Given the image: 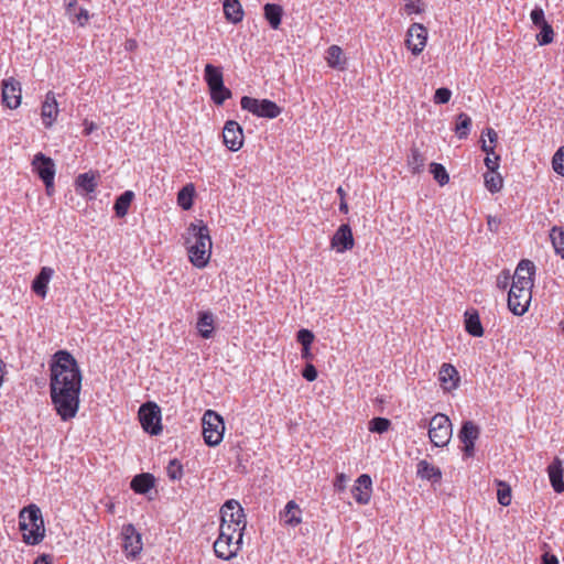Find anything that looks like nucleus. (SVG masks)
<instances>
[{
	"mask_svg": "<svg viewBox=\"0 0 564 564\" xmlns=\"http://www.w3.org/2000/svg\"><path fill=\"white\" fill-rule=\"evenodd\" d=\"M224 14L225 18L234 24L241 22L243 19V10L239 0H224Z\"/></svg>",
	"mask_w": 564,
	"mask_h": 564,
	"instance_id": "nucleus-29",
	"label": "nucleus"
},
{
	"mask_svg": "<svg viewBox=\"0 0 564 564\" xmlns=\"http://www.w3.org/2000/svg\"><path fill=\"white\" fill-rule=\"evenodd\" d=\"M47 284L45 282L40 281V278H37V296L44 299L47 293Z\"/></svg>",
	"mask_w": 564,
	"mask_h": 564,
	"instance_id": "nucleus-57",
	"label": "nucleus"
},
{
	"mask_svg": "<svg viewBox=\"0 0 564 564\" xmlns=\"http://www.w3.org/2000/svg\"><path fill=\"white\" fill-rule=\"evenodd\" d=\"M480 430L479 427L471 421H466L463 423L458 438L464 444V455L467 457L474 456L475 453V442L479 437Z\"/></svg>",
	"mask_w": 564,
	"mask_h": 564,
	"instance_id": "nucleus-13",
	"label": "nucleus"
},
{
	"mask_svg": "<svg viewBox=\"0 0 564 564\" xmlns=\"http://www.w3.org/2000/svg\"><path fill=\"white\" fill-rule=\"evenodd\" d=\"M510 281V274L508 271H503L501 274L497 278V286L499 289H507Z\"/></svg>",
	"mask_w": 564,
	"mask_h": 564,
	"instance_id": "nucleus-54",
	"label": "nucleus"
},
{
	"mask_svg": "<svg viewBox=\"0 0 564 564\" xmlns=\"http://www.w3.org/2000/svg\"><path fill=\"white\" fill-rule=\"evenodd\" d=\"M122 549L128 558H137L142 551L141 534L135 530L134 525L129 523L122 527Z\"/></svg>",
	"mask_w": 564,
	"mask_h": 564,
	"instance_id": "nucleus-11",
	"label": "nucleus"
},
{
	"mask_svg": "<svg viewBox=\"0 0 564 564\" xmlns=\"http://www.w3.org/2000/svg\"><path fill=\"white\" fill-rule=\"evenodd\" d=\"M301 357L305 360H311L313 358L311 346H302Z\"/></svg>",
	"mask_w": 564,
	"mask_h": 564,
	"instance_id": "nucleus-59",
	"label": "nucleus"
},
{
	"mask_svg": "<svg viewBox=\"0 0 564 564\" xmlns=\"http://www.w3.org/2000/svg\"><path fill=\"white\" fill-rule=\"evenodd\" d=\"M535 274V265L531 260L523 259L521 260L514 274L512 276V284L517 286H523L527 289L533 288V275Z\"/></svg>",
	"mask_w": 564,
	"mask_h": 564,
	"instance_id": "nucleus-15",
	"label": "nucleus"
},
{
	"mask_svg": "<svg viewBox=\"0 0 564 564\" xmlns=\"http://www.w3.org/2000/svg\"><path fill=\"white\" fill-rule=\"evenodd\" d=\"M302 376L310 382L314 381L317 378V370L312 364H306L302 371Z\"/></svg>",
	"mask_w": 564,
	"mask_h": 564,
	"instance_id": "nucleus-52",
	"label": "nucleus"
},
{
	"mask_svg": "<svg viewBox=\"0 0 564 564\" xmlns=\"http://www.w3.org/2000/svg\"><path fill=\"white\" fill-rule=\"evenodd\" d=\"M50 397L54 411L63 422L73 420L79 410L83 375L75 357L57 350L50 360Z\"/></svg>",
	"mask_w": 564,
	"mask_h": 564,
	"instance_id": "nucleus-1",
	"label": "nucleus"
},
{
	"mask_svg": "<svg viewBox=\"0 0 564 564\" xmlns=\"http://www.w3.org/2000/svg\"><path fill=\"white\" fill-rule=\"evenodd\" d=\"M452 423L447 415L437 413L431 419L429 424V437L434 446H446L452 437Z\"/></svg>",
	"mask_w": 564,
	"mask_h": 564,
	"instance_id": "nucleus-4",
	"label": "nucleus"
},
{
	"mask_svg": "<svg viewBox=\"0 0 564 564\" xmlns=\"http://www.w3.org/2000/svg\"><path fill=\"white\" fill-rule=\"evenodd\" d=\"M242 543V534L237 535L235 542H231L228 538L218 536L214 543V552L217 557L229 561L237 555Z\"/></svg>",
	"mask_w": 564,
	"mask_h": 564,
	"instance_id": "nucleus-16",
	"label": "nucleus"
},
{
	"mask_svg": "<svg viewBox=\"0 0 564 564\" xmlns=\"http://www.w3.org/2000/svg\"><path fill=\"white\" fill-rule=\"evenodd\" d=\"M139 420L143 430L150 435H159L162 432L161 409L153 402H147L140 406Z\"/></svg>",
	"mask_w": 564,
	"mask_h": 564,
	"instance_id": "nucleus-6",
	"label": "nucleus"
},
{
	"mask_svg": "<svg viewBox=\"0 0 564 564\" xmlns=\"http://www.w3.org/2000/svg\"><path fill=\"white\" fill-rule=\"evenodd\" d=\"M530 18L532 20V23L535 25V26H541L542 24L546 23L545 21V18H544V11L542 8L540 7H535L531 13H530Z\"/></svg>",
	"mask_w": 564,
	"mask_h": 564,
	"instance_id": "nucleus-49",
	"label": "nucleus"
},
{
	"mask_svg": "<svg viewBox=\"0 0 564 564\" xmlns=\"http://www.w3.org/2000/svg\"><path fill=\"white\" fill-rule=\"evenodd\" d=\"M186 243L189 261L196 268H205L212 253V239L208 227L199 220L187 228Z\"/></svg>",
	"mask_w": 564,
	"mask_h": 564,
	"instance_id": "nucleus-2",
	"label": "nucleus"
},
{
	"mask_svg": "<svg viewBox=\"0 0 564 564\" xmlns=\"http://www.w3.org/2000/svg\"><path fill=\"white\" fill-rule=\"evenodd\" d=\"M209 93L212 100L218 106L223 105L225 100L229 99L232 95L231 90L224 84L209 88Z\"/></svg>",
	"mask_w": 564,
	"mask_h": 564,
	"instance_id": "nucleus-38",
	"label": "nucleus"
},
{
	"mask_svg": "<svg viewBox=\"0 0 564 564\" xmlns=\"http://www.w3.org/2000/svg\"><path fill=\"white\" fill-rule=\"evenodd\" d=\"M224 144L230 151H238L243 144V132L241 126L235 120H228L223 130Z\"/></svg>",
	"mask_w": 564,
	"mask_h": 564,
	"instance_id": "nucleus-14",
	"label": "nucleus"
},
{
	"mask_svg": "<svg viewBox=\"0 0 564 564\" xmlns=\"http://www.w3.org/2000/svg\"><path fill=\"white\" fill-rule=\"evenodd\" d=\"M155 478L149 473H143L134 476L131 480L130 487L135 494H147L154 487Z\"/></svg>",
	"mask_w": 564,
	"mask_h": 564,
	"instance_id": "nucleus-27",
	"label": "nucleus"
},
{
	"mask_svg": "<svg viewBox=\"0 0 564 564\" xmlns=\"http://www.w3.org/2000/svg\"><path fill=\"white\" fill-rule=\"evenodd\" d=\"M532 289L511 285L508 293V308L517 316L523 315L530 305Z\"/></svg>",
	"mask_w": 564,
	"mask_h": 564,
	"instance_id": "nucleus-7",
	"label": "nucleus"
},
{
	"mask_svg": "<svg viewBox=\"0 0 564 564\" xmlns=\"http://www.w3.org/2000/svg\"><path fill=\"white\" fill-rule=\"evenodd\" d=\"M486 134L489 138L490 143L497 142L498 135L494 129L488 128Z\"/></svg>",
	"mask_w": 564,
	"mask_h": 564,
	"instance_id": "nucleus-61",
	"label": "nucleus"
},
{
	"mask_svg": "<svg viewBox=\"0 0 564 564\" xmlns=\"http://www.w3.org/2000/svg\"><path fill=\"white\" fill-rule=\"evenodd\" d=\"M464 317L466 332L474 337H481L484 335V327L478 311L475 308L467 310Z\"/></svg>",
	"mask_w": 564,
	"mask_h": 564,
	"instance_id": "nucleus-24",
	"label": "nucleus"
},
{
	"mask_svg": "<svg viewBox=\"0 0 564 564\" xmlns=\"http://www.w3.org/2000/svg\"><path fill=\"white\" fill-rule=\"evenodd\" d=\"M430 172L433 174L434 180L444 186L449 182V175L446 169L440 163H431Z\"/></svg>",
	"mask_w": 564,
	"mask_h": 564,
	"instance_id": "nucleus-40",
	"label": "nucleus"
},
{
	"mask_svg": "<svg viewBox=\"0 0 564 564\" xmlns=\"http://www.w3.org/2000/svg\"><path fill=\"white\" fill-rule=\"evenodd\" d=\"M563 473V463L560 458L555 457L553 462L547 466V475L552 488L557 494L564 492Z\"/></svg>",
	"mask_w": 564,
	"mask_h": 564,
	"instance_id": "nucleus-22",
	"label": "nucleus"
},
{
	"mask_svg": "<svg viewBox=\"0 0 564 564\" xmlns=\"http://www.w3.org/2000/svg\"><path fill=\"white\" fill-rule=\"evenodd\" d=\"M416 476L421 479L435 484L441 481L442 471L438 467L430 464L425 459H422L416 465Z\"/></svg>",
	"mask_w": 564,
	"mask_h": 564,
	"instance_id": "nucleus-23",
	"label": "nucleus"
},
{
	"mask_svg": "<svg viewBox=\"0 0 564 564\" xmlns=\"http://www.w3.org/2000/svg\"><path fill=\"white\" fill-rule=\"evenodd\" d=\"M241 108L261 118L274 119L281 113V108L272 100L256 99L243 96L240 100Z\"/></svg>",
	"mask_w": 564,
	"mask_h": 564,
	"instance_id": "nucleus-5",
	"label": "nucleus"
},
{
	"mask_svg": "<svg viewBox=\"0 0 564 564\" xmlns=\"http://www.w3.org/2000/svg\"><path fill=\"white\" fill-rule=\"evenodd\" d=\"M37 564H53V558L50 554H42L37 556Z\"/></svg>",
	"mask_w": 564,
	"mask_h": 564,
	"instance_id": "nucleus-60",
	"label": "nucleus"
},
{
	"mask_svg": "<svg viewBox=\"0 0 564 564\" xmlns=\"http://www.w3.org/2000/svg\"><path fill=\"white\" fill-rule=\"evenodd\" d=\"M470 127H471L470 117L465 112H460L457 116V122H456V127H455V132H456L457 137L459 139H466L469 134Z\"/></svg>",
	"mask_w": 564,
	"mask_h": 564,
	"instance_id": "nucleus-35",
	"label": "nucleus"
},
{
	"mask_svg": "<svg viewBox=\"0 0 564 564\" xmlns=\"http://www.w3.org/2000/svg\"><path fill=\"white\" fill-rule=\"evenodd\" d=\"M203 437L208 446H217L224 437L225 423L223 416L213 410H207L202 419Z\"/></svg>",
	"mask_w": 564,
	"mask_h": 564,
	"instance_id": "nucleus-3",
	"label": "nucleus"
},
{
	"mask_svg": "<svg viewBox=\"0 0 564 564\" xmlns=\"http://www.w3.org/2000/svg\"><path fill=\"white\" fill-rule=\"evenodd\" d=\"M427 40V30L421 23H413L406 32L405 44L413 55H419L424 50Z\"/></svg>",
	"mask_w": 564,
	"mask_h": 564,
	"instance_id": "nucleus-12",
	"label": "nucleus"
},
{
	"mask_svg": "<svg viewBox=\"0 0 564 564\" xmlns=\"http://www.w3.org/2000/svg\"><path fill=\"white\" fill-rule=\"evenodd\" d=\"M425 158L417 148H412L408 156V166L413 174L420 173L424 166Z\"/></svg>",
	"mask_w": 564,
	"mask_h": 564,
	"instance_id": "nucleus-34",
	"label": "nucleus"
},
{
	"mask_svg": "<svg viewBox=\"0 0 564 564\" xmlns=\"http://www.w3.org/2000/svg\"><path fill=\"white\" fill-rule=\"evenodd\" d=\"M542 564H558V560L555 555L545 553L542 555Z\"/></svg>",
	"mask_w": 564,
	"mask_h": 564,
	"instance_id": "nucleus-58",
	"label": "nucleus"
},
{
	"mask_svg": "<svg viewBox=\"0 0 564 564\" xmlns=\"http://www.w3.org/2000/svg\"><path fill=\"white\" fill-rule=\"evenodd\" d=\"M44 536H45L44 521L40 513V509L37 508V544L44 539Z\"/></svg>",
	"mask_w": 564,
	"mask_h": 564,
	"instance_id": "nucleus-55",
	"label": "nucleus"
},
{
	"mask_svg": "<svg viewBox=\"0 0 564 564\" xmlns=\"http://www.w3.org/2000/svg\"><path fill=\"white\" fill-rule=\"evenodd\" d=\"M65 10L66 14L70 18V20L73 19L74 14L78 12L76 4L65 6Z\"/></svg>",
	"mask_w": 564,
	"mask_h": 564,
	"instance_id": "nucleus-63",
	"label": "nucleus"
},
{
	"mask_svg": "<svg viewBox=\"0 0 564 564\" xmlns=\"http://www.w3.org/2000/svg\"><path fill=\"white\" fill-rule=\"evenodd\" d=\"M19 529L23 541L29 545H35V503H30L20 511Z\"/></svg>",
	"mask_w": 564,
	"mask_h": 564,
	"instance_id": "nucleus-10",
	"label": "nucleus"
},
{
	"mask_svg": "<svg viewBox=\"0 0 564 564\" xmlns=\"http://www.w3.org/2000/svg\"><path fill=\"white\" fill-rule=\"evenodd\" d=\"M498 485V491H497V498L498 502L503 506L508 507L511 503V488L510 486L502 481V480H496Z\"/></svg>",
	"mask_w": 564,
	"mask_h": 564,
	"instance_id": "nucleus-39",
	"label": "nucleus"
},
{
	"mask_svg": "<svg viewBox=\"0 0 564 564\" xmlns=\"http://www.w3.org/2000/svg\"><path fill=\"white\" fill-rule=\"evenodd\" d=\"M499 156H496L494 160L487 155V158L485 159V165L487 166L488 169V172H497L498 167H499Z\"/></svg>",
	"mask_w": 564,
	"mask_h": 564,
	"instance_id": "nucleus-56",
	"label": "nucleus"
},
{
	"mask_svg": "<svg viewBox=\"0 0 564 564\" xmlns=\"http://www.w3.org/2000/svg\"><path fill=\"white\" fill-rule=\"evenodd\" d=\"M166 474L171 480H180L184 474L181 462L176 458L171 459L166 467Z\"/></svg>",
	"mask_w": 564,
	"mask_h": 564,
	"instance_id": "nucleus-44",
	"label": "nucleus"
},
{
	"mask_svg": "<svg viewBox=\"0 0 564 564\" xmlns=\"http://www.w3.org/2000/svg\"><path fill=\"white\" fill-rule=\"evenodd\" d=\"M552 166L557 174L564 176V145L553 155Z\"/></svg>",
	"mask_w": 564,
	"mask_h": 564,
	"instance_id": "nucleus-46",
	"label": "nucleus"
},
{
	"mask_svg": "<svg viewBox=\"0 0 564 564\" xmlns=\"http://www.w3.org/2000/svg\"><path fill=\"white\" fill-rule=\"evenodd\" d=\"M438 380L444 391H452L458 387L459 375L456 368L451 364H443L440 369Z\"/></svg>",
	"mask_w": 564,
	"mask_h": 564,
	"instance_id": "nucleus-21",
	"label": "nucleus"
},
{
	"mask_svg": "<svg viewBox=\"0 0 564 564\" xmlns=\"http://www.w3.org/2000/svg\"><path fill=\"white\" fill-rule=\"evenodd\" d=\"M196 327L203 338H210L215 328L214 314L209 311L199 312Z\"/></svg>",
	"mask_w": 564,
	"mask_h": 564,
	"instance_id": "nucleus-25",
	"label": "nucleus"
},
{
	"mask_svg": "<svg viewBox=\"0 0 564 564\" xmlns=\"http://www.w3.org/2000/svg\"><path fill=\"white\" fill-rule=\"evenodd\" d=\"M391 427V421L386 417L377 416L369 421V431L372 433L382 434Z\"/></svg>",
	"mask_w": 564,
	"mask_h": 564,
	"instance_id": "nucleus-41",
	"label": "nucleus"
},
{
	"mask_svg": "<svg viewBox=\"0 0 564 564\" xmlns=\"http://www.w3.org/2000/svg\"><path fill=\"white\" fill-rule=\"evenodd\" d=\"M56 174V166L54 161L37 152V177L42 180L45 185V191L48 196L55 193L54 178Z\"/></svg>",
	"mask_w": 564,
	"mask_h": 564,
	"instance_id": "nucleus-9",
	"label": "nucleus"
},
{
	"mask_svg": "<svg viewBox=\"0 0 564 564\" xmlns=\"http://www.w3.org/2000/svg\"><path fill=\"white\" fill-rule=\"evenodd\" d=\"M2 102L9 109H15L21 104V88L13 78L2 82Z\"/></svg>",
	"mask_w": 564,
	"mask_h": 564,
	"instance_id": "nucleus-18",
	"label": "nucleus"
},
{
	"mask_svg": "<svg viewBox=\"0 0 564 564\" xmlns=\"http://www.w3.org/2000/svg\"><path fill=\"white\" fill-rule=\"evenodd\" d=\"M89 12L84 8H79L78 12L74 14L72 22L78 23L79 26H85L89 21Z\"/></svg>",
	"mask_w": 564,
	"mask_h": 564,
	"instance_id": "nucleus-50",
	"label": "nucleus"
},
{
	"mask_svg": "<svg viewBox=\"0 0 564 564\" xmlns=\"http://www.w3.org/2000/svg\"><path fill=\"white\" fill-rule=\"evenodd\" d=\"M355 240L351 228L348 224H343L336 230L330 240V246L336 252H345L354 248Z\"/></svg>",
	"mask_w": 564,
	"mask_h": 564,
	"instance_id": "nucleus-17",
	"label": "nucleus"
},
{
	"mask_svg": "<svg viewBox=\"0 0 564 564\" xmlns=\"http://www.w3.org/2000/svg\"><path fill=\"white\" fill-rule=\"evenodd\" d=\"M372 481L369 475H360L351 489L354 499L359 505H367L370 501L372 492Z\"/></svg>",
	"mask_w": 564,
	"mask_h": 564,
	"instance_id": "nucleus-20",
	"label": "nucleus"
},
{
	"mask_svg": "<svg viewBox=\"0 0 564 564\" xmlns=\"http://www.w3.org/2000/svg\"><path fill=\"white\" fill-rule=\"evenodd\" d=\"M326 61L332 68L344 69L346 59L343 58V50L338 45H332L327 50Z\"/></svg>",
	"mask_w": 564,
	"mask_h": 564,
	"instance_id": "nucleus-33",
	"label": "nucleus"
},
{
	"mask_svg": "<svg viewBox=\"0 0 564 564\" xmlns=\"http://www.w3.org/2000/svg\"><path fill=\"white\" fill-rule=\"evenodd\" d=\"M404 9L408 14L422 13L424 11V3L421 0H409Z\"/></svg>",
	"mask_w": 564,
	"mask_h": 564,
	"instance_id": "nucleus-51",
	"label": "nucleus"
},
{
	"mask_svg": "<svg viewBox=\"0 0 564 564\" xmlns=\"http://www.w3.org/2000/svg\"><path fill=\"white\" fill-rule=\"evenodd\" d=\"M59 113L58 104L54 93L46 94L44 101L41 106V120L45 128H51L57 119Z\"/></svg>",
	"mask_w": 564,
	"mask_h": 564,
	"instance_id": "nucleus-19",
	"label": "nucleus"
},
{
	"mask_svg": "<svg viewBox=\"0 0 564 564\" xmlns=\"http://www.w3.org/2000/svg\"><path fill=\"white\" fill-rule=\"evenodd\" d=\"M134 198L132 191H126L116 198L113 210L117 217H124L128 214L129 207Z\"/></svg>",
	"mask_w": 564,
	"mask_h": 564,
	"instance_id": "nucleus-32",
	"label": "nucleus"
},
{
	"mask_svg": "<svg viewBox=\"0 0 564 564\" xmlns=\"http://www.w3.org/2000/svg\"><path fill=\"white\" fill-rule=\"evenodd\" d=\"M65 10L66 14L70 18V20L73 19L74 14L78 12L76 4L65 6Z\"/></svg>",
	"mask_w": 564,
	"mask_h": 564,
	"instance_id": "nucleus-64",
	"label": "nucleus"
},
{
	"mask_svg": "<svg viewBox=\"0 0 564 564\" xmlns=\"http://www.w3.org/2000/svg\"><path fill=\"white\" fill-rule=\"evenodd\" d=\"M194 186L192 184L185 185L177 194V203L184 209L188 210L193 206Z\"/></svg>",
	"mask_w": 564,
	"mask_h": 564,
	"instance_id": "nucleus-37",
	"label": "nucleus"
},
{
	"mask_svg": "<svg viewBox=\"0 0 564 564\" xmlns=\"http://www.w3.org/2000/svg\"><path fill=\"white\" fill-rule=\"evenodd\" d=\"M263 10H264V18L269 22L270 26L273 30H278L281 24V20H282V15H283L282 7L279 4H275V3H267L264 6Z\"/></svg>",
	"mask_w": 564,
	"mask_h": 564,
	"instance_id": "nucleus-31",
	"label": "nucleus"
},
{
	"mask_svg": "<svg viewBox=\"0 0 564 564\" xmlns=\"http://www.w3.org/2000/svg\"><path fill=\"white\" fill-rule=\"evenodd\" d=\"M53 274L54 270L52 268L43 267L37 274V278H40V281L48 283Z\"/></svg>",
	"mask_w": 564,
	"mask_h": 564,
	"instance_id": "nucleus-53",
	"label": "nucleus"
},
{
	"mask_svg": "<svg viewBox=\"0 0 564 564\" xmlns=\"http://www.w3.org/2000/svg\"><path fill=\"white\" fill-rule=\"evenodd\" d=\"M345 481H346V476L344 474L338 475L336 477L335 487H337L338 489H343Z\"/></svg>",
	"mask_w": 564,
	"mask_h": 564,
	"instance_id": "nucleus-62",
	"label": "nucleus"
},
{
	"mask_svg": "<svg viewBox=\"0 0 564 564\" xmlns=\"http://www.w3.org/2000/svg\"><path fill=\"white\" fill-rule=\"evenodd\" d=\"M220 516L223 522L239 527L240 533L243 535L247 525L246 514L237 500H227L220 509Z\"/></svg>",
	"mask_w": 564,
	"mask_h": 564,
	"instance_id": "nucleus-8",
	"label": "nucleus"
},
{
	"mask_svg": "<svg viewBox=\"0 0 564 564\" xmlns=\"http://www.w3.org/2000/svg\"><path fill=\"white\" fill-rule=\"evenodd\" d=\"M235 533H237L238 535L240 534L239 527L230 524V523H225L221 521L218 536H221L225 539L228 538L229 540H231V542H235L234 541Z\"/></svg>",
	"mask_w": 564,
	"mask_h": 564,
	"instance_id": "nucleus-45",
	"label": "nucleus"
},
{
	"mask_svg": "<svg viewBox=\"0 0 564 564\" xmlns=\"http://www.w3.org/2000/svg\"><path fill=\"white\" fill-rule=\"evenodd\" d=\"M550 237L556 253L561 254L564 259V230L553 228Z\"/></svg>",
	"mask_w": 564,
	"mask_h": 564,
	"instance_id": "nucleus-43",
	"label": "nucleus"
},
{
	"mask_svg": "<svg viewBox=\"0 0 564 564\" xmlns=\"http://www.w3.org/2000/svg\"><path fill=\"white\" fill-rule=\"evenodd\" d=\"M452 97V91L446 87L437 88L434 94V102L438 105H444L449 101Z\"/></svg>",
	"mask_w": 564,
	"mask_h": 564,
	"instance_id": "nucleus-47",
	"label": "nucleus"
},
{
	"mask_svg": "<svg viewBox=\"0 0 564 564\" xmlns=\"http://www.w3.org/2000/svg\"><path fill=\"white\" fill-rule=\"evenodd\" d=\"M280 517L283 520L284 524L290 527H296L302 522V510L300 509L295 501L290 500L285 505L284 510L280 513Z\"/></svg>",
	"mask_w": 564,
	"mask_h": 564,
	"instance_id": "nucleus-26",
	"label": "nucleus"
},
{
	"mask_svg": "<svg viewBox=\"0 0 564 564\" xmlns=\"http://www.w3.org/2000/svg\"><path fill=\"white\" fill-rule=\"evenodd\" d=\"M314 338V334L306 328L300 329L296 334V339L302 346H311Z\"/></svg>",
	"mask_w": 564,
	"mask_h": 564,
	"instance_id": "nucleus-48",
	"label": "nucleus"
},
{
	"mask_svg": "<svg viewBox=\"0 0 564 564\" xmlns=\"http://www.w3.org/2000/svg\"><path fill=\"white\" fill-rule=\"evenodd\" d=\"M540 28V33L536 34V41L540 45H547L553 42L554 31L551 24L547 22L542 24Z\"/></svg>",
	"mask_w": 564,
	"mask_h": 564,
	"instance_id": "nucleus-42",
	"label": "nucleus"
},
{
	"mask_svg": "<svg viewBox=\"0 0 564 564\" xmlns=\"http://www.w3.org/2000/svg\"><path fill=\"white\" fill-rule=\"evenodd\" d=\"M97 185L96 176L91 172L82 173L75 180L76 191L80 195L93 193Z\"/></svg>",
	"mask_w": 564,
	"mask_h": 564,
	"instance_id": "nucleus-28",
	"label": "nucleus"
},
{
	"mask_svg": "<svg viewBox=\"0 0 564 564\" xmlns=\"http://www.w3.org/2000/svg\"><path fill=\"white\" fill-rule=\"evenodd\" d=\"M204 79L209 88L224 84V75L221 67L213 64H206L204 68Z\"/></svg>",
	"mask_w": 564,
	"mask_h": 564,
	"instance_id": "nucleus-30",
	"label": "nucleus"
},
{
	"mask_svg": "<svg viewBox=\"0 0 564 564\" xmlns=\"http://www.w3.org/2000/svg\"><path fill=\"white\" fill-rule=\"evenodd\" d=\"M486 188L495 194L502 188L503 180L498 172H487L484 175Z\"/></svg>",
	"mask_w": 564,
	"mask_h": 564,
	"instance_id": "nucleus-36",
	"label": "nucleus"
}]
</instances>
